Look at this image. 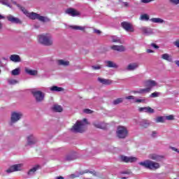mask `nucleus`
Wrapping results in <instances>:
<instances>
[{"instance_id":"obj_1","label":"nucleus","mask_w":179,"mask_h":179,"mask_svg":"<svg viewBox=\"0 0 179 179\" xmlns=\"http://www.w3.org/2000/svg\"><path fill=\"white\" fill-rule=\"evenodd\" d=\"M11 2L14 5H16V6H17V8H19V9H20V10L27 16V17H29V19H31L32 20H36V19H37L38 20H40V22H48V19L47 17L41 16L40 14H37L34 12L29 13L27 10L24 9V7L16 3V1H12Z\"/></svg>"},{"instance_id":"obj_2","label":"nucleus","mask_w":179,"mask_h":179,"mask_svg":"<svg viewBox=\"0 0 179 179\" xmlns=\"http://www.w3.org/2000/svg\"><path fill=\"white\" fill-rule=\"evenodd\" d=\"M87 124V119H83V120H78L76 123L73 126L71 129L72 132L76 134H82L86 131V124Z\"/></svg>"},{"instance_id":"obj_3","label":"nucleus","mask_w":179,"mask_h":179,"mask_svg":"<svg viewBox=\"0 0 179 179\" xmlns=\"http://www.w3.org/2000/svg\"><path fill=\"white\" fill-rule=\"evenodd\" d=\"M38 41L41 44L43 45H52L54 40L52 39V36L50 34H45L38 36Z\"/></svg>"},{"instance_id":"obj_4","label":"nucleus","mask_w":179,"mask_h":179,"mask_svg":"<svg viewBox=\"0 0 179 179\" xmlns=\"http://www.w3.org/2000/svg\"><path fill=\"white\" fill-rule=\"evenodd\" d=\"M138 164L149 170H157V169L160 168V164L159 163L150 160L139 162Z\"/></svg>"},{"instance_id":"obj_5","label":"nucleus","mask_w":179,"mask_h":179,"mask_svg":"<svg viewBox=\"0 0 179 179\" xmlns=\"http://www.w3.org/2000/svg\"><path fill=\"white\" fill-rule=\"evenodd\" d=\"M116 135L120 139H125L128 136V129L124 126H118Z\"/></svg>"},{"instance_id":"obj_6","label":"nucleus","mask_w":179,"mask_h":179,"mask_svg":"<svg viewBox=\"0 0 179 179\" xmlns=\"http://www.w3.org/2000/svg\"><path fill=\"white\" fill-rule=\"evenodd\" d=\"M31 93L37 103H41L43 100H44L45 94L44 93L41 92V91H38L36 90H33Z\"/></svg>"},{"instance_id":"obj_7","label":"nucleus","mask_w":179,"mask_h":179,"mask_svg":"<svg viewBox=\"0 0 179 179\" xmlns=\"http://www.w3.org/2000/svg\"><path fill=\"white\" fill-rule=\"evenodd\" d=\"M22 113L13 112L11 114L10 125H12V124H15V122H17V121L22 118Z\"/></svg>"},{"instance_id":"obj_8","label":"nucleus","mask_w":179,"mask_h":179,"mask_svg":"<svg viewBox=\"0 0 179 179\" xmlns=\"http://www.w3.org/2000/svg\"><path fill=\"white\" fill-rule=\"evenodd\" d=\"M120 160L122 162H124V163H135V162L138 160V158L135 157H127V156L122 155L120 157Z\"/></svg>"},{"instance_id":"obj_9","label":"nucleus","mask_w":179,"mask_h":179,"mask_svg":"<svg viewBox=\"0 0 179 179\" xmlns=\"http://www.w3.org/2000/svg\"><path fill=\"white\" fill-rule=\"evenodd\" d=\"M22 164L13 165L6 170V173H10L15 171H20V170H22Z\"/></svg>"},{"instance_id":"obj_10","label":"nucleus","mask_w":179,"mask_h":179,"mask_svg":"<svg viewBox=\"0 0 179 179\" xmlns=\"http://www.w3.org/2000/svg\"><path fill=\"white\" fill-rule=\"evenodd\" d=\"M144 85L145 87H148V89H150V90H152L153 87L157 86V83L153 80H148L144 81Z\"/></svg>"},{"instance_id":"obj_11","label":"nucleus","mask_w":179,"mask_h":179,"mask_svg":"<svg viewBox=\"0 0 179 179\" xmlns=\"http://www.w3.org/2000/svg\"><path fill=\"white\" fill-rule=\"evenodd\" d=\"M66 13L69 15V16H72L73 17H75L76 16H79L80 13L78 12L76 10H74L73 8H69L66 10Z\"/></svg>"},{"instance_id":"obj_12","label":"nucleus","mask_w":179,"mask_h":179,"mask_svg":"<svg viewBox=\"0 0 179 179\" xmlns=\"http://www.w3.org/2000/svg\"><path fill=\"white\" fill-rule=\"evenodd\" d=\"M121 26L124 30H126V31H134V28H132V26H131V24L129 22H123L121 23Z\"/></svg>"},{"instance_id":"obj_13","label":"nucleus","mask_w":179,"mask_h":179,"mask_svg":"<svg viewBox=\"0 0 179 179\" xmlns=\"http://www.w3.org/2000/svg\"><path fill=\"white\" fill-rule=\"evenodd\" d=\"M149 159L155 160V162H162L164 157L162 155H159L157 154H151L148 156Z\"/></svg>"},{"instance_id":"obj_14","label":"nucleus","mask_w":179,"mask_h":179,"mask_svg":"<svg viewBox=\"0 0 179 179\" xmlns=\"http://www.w3.org/2000/svg\"><path fill=\"white\" fill-rule=\"evenodd\" d=\"M138 111L140 113H148V114H153L155 113V110L149 106L139 108Z\"/></svg>"},{"instance_id":"obj_15","label":"nucleus","mask_w":179,"mask_h":179,"mask_svg":"<svg viewBox=\"0 0 179 179\" xmlns=\"http://www.w3.org/2000/svg\"><path fill=\"white\" fill-rule=\"evenodd\" d=\"M98 82L101 83V85H105L106 86H108V85H111V83H113V80L110 79L101 78L100 77L98 78Z\"/></svg>"},{"instance_id":"obj_16","label":"nucleus","mask_w":179,"mask_h":179,"mask_svg":"<svg viewBox=\"0 0 179 179\" xmlns=\"http://www.w3.org/2000/svg\"><path fill=\"white\" fill-rule=\"evenodd\" d=\"M37 142V140H36V138L33 135H30L27 137V145L29 146H32V145H34Z\"/></svg>"},{"instance_id":"obj_17","label":"nucleus","mask_w":179,"mask_h":179,"mask_svg":"<svg viewBox=\"0 0 179 179\" xmlns=\"http://www.w3.org/2000/svg\"><path fill=\"white\" fill-rule=\"evenodd\" d=\"M8 21L10 22L11 23H15L16 24H18L19 23H21L20 20L17 17H15L12 16L11 15H8L7 17Z\"/></svg>"},{"instance_id":"obj_18","label":"nucleus","mask_w":179,"mask_h":179,"mask_svg":"<svg viewBox=\"0 0 179 179\" xmlns=\"http://www.w3.org/2000/svg\"><path fill=\"white\" fill-rule=\"evenodd\" d=\"M110 48L113 51H118L119 52H124L125 51V48L123 45H112Z\"/></svg>"},{"instance_id":"obj_19","label":"nucleus","mask_w":179,"mask_h":179,"mask_svg":"<svg viewBox=\"0 0 179 179\" xmlns=\"http://www.w3.org/2000/svg\"><path fill=\"white\" fill-rule=\"evenodd\" d=\"M126 100H133L132 103H143L145 99H135L134 96H126Z\"/></svg>"},{"instance_id":"obj_20","label":"nucleus","mask_w":179,"mask_h":179,"mask_svg":"<svg viewBox=\"0 0 179 179\" xmlns=\"http://www.w3.org/2000/svg\"><path fill=\"white\" fill-rule=\"evenodd\" d=\"M57 65L59 66H68L69 65V62L64 59H59L57 61Z\"/></svg>"},{"instance_id":"obj_21","label":"nucleus","mask_w":179,"mask_h":179,"mask_svg":"<svg viewBox=\"0 0 179 179\" xmlns=\"http://www.w3.org/2000/svg\"><path fill=\"white\" fill-rule=\"evenodd\" d=\"M139 66L138 63H131L129 64L127 67V71H135Z\"/></svg>"},{"instance_id":"obj_22","label":"nucleus","mask_w":179,"mask_h":179,"mask_svg":"<svg viewBox=\"0 0 179 179\" xmlns=\"http://www.w3.org/2000/svg\"><path fill=\"white\" fill-rule=\"evenodd\" d=\"M150 21L152 23H158L159 24H163V23H166V21H164V20L159 17L151 18Z\"/></svg>"},{"instance_id":"obj_23","label":"nucleus","mask_w":179,"mask_h":179,"mask_svg":"<svg viewBox=\"0 0 179 179\" xmlns=\"http://www.w3.org/2000/svg\"><path fill=\"white\" fill-rule=\"evenodd\" d=\"M141 31L143 34H145V36H150V34H152V33H153L152 31V29L146 28V27L141 28Z\"/></svg>"},{"instance_id":"obj_24","label":"nucleus","mask_w":179,"mask_h":179,"mask_svg":"<svg viewBox=\"0 0 179 179\" xmlns=\"http://www.w3.org/2000/svg\"><path fill=\"white\" fill-rule=\"evenodd\" d=\"M93 125L95 127V128H99V129H104V128H106V124L100 122H94Z\"/></svg>"},{"instance_id":"obj_25","label":"nucleus","mask_w":179,"mask_h":179,"mask_svg":"<svg viewBox=\"0 0 179 179\" xmlns=\"http://www.w3.org/2000/svg\"><path fill=\"white\" fill-rule=\"evenodd\" d=\"M150 88L148 87L146 88L140 89L139 90L135 91L134 93H138V94H145V93H150Z\"/></svg>"},{"instance_id":"obj_26","label":"nucleus","mask_w":179,"mask_h":179,"mask_svg":"<svg viewBox=\"0 0 179 179\" xmlns=\"http://www.w3.org/2000/svg\"><path fill=\"white\" fill-rule=\"evenodd\" d=\"M10 59L13 61V62H20V57L17 55H10Z\"/></svg>"},{"instance_id":"obj_27","label":"nucleus","mask_w":179,"mask_h":179,"mask_svg":"<svg viewBox=\"0 0 179 179\" xmlns=\"http://www.w3.org/2000/svg\"><path fill=\"white\" fill-rule=\"evenodd\" d=\"M105 64H106V66H108V68H118V65L111 61H106L105 62Z\"/></svg>"},{"instance_id":"obj_28","label":"nucleus","mask_w":179,"mask_h":179,"mask_svg":"<svg viewBox=\"0 0 179 179\" xmlns=\"http://www.w3.org/2000/svg\"><path fill=\"white\" fill-rule=\"evenodd\" d=\"M25 72L26 73H27L28 75H30L31 76H36V75H37V71L30 70L28 68L25 69Z\"/></svg>"},{"instance_id":"obj_29","label":"nucleus","mask_w":179,"mask_h":179,"mask_svg":"<svg viewBox=\"0 0 179 179\" xmlns=\"http://www.w3.org/2000/svg\"><path fill=\"white\" fill-rule=\"evenodd\" d=\"M38 169H40L39 166H36L31 169L28 172V176H34L36 171H37V170H38Z\"/></svg>"},{"instance_id":"obj_30","label":"nucleus","mask_w":179,"mask_h":179,"mask_svg":"<svg viewBox=\"0 0 179 179\" xmlns=\"http://www.w3.org/2000/svg\"><path fill=\"white\" fill-rule=\"evenodd\" d=\"M52 109L53 110V111H55L56 113H62V106L59 105H54Z\"/></svg>"},{"instance_id":"obj_31","label":"nucleus","mask_w":179,"mask_h":179,"mask_svg":"<svg viewBox=\"0 0 179 179\" xmlns=\"http://www.w3.org/2000/svg\"><path fill=\"white\" fill-rule=\"evenodd\" d=\"M162 59H165V61H168L169 62H171L173 61V58H171L169 54L165 53L162 55Z\"/></svg>"},{"instance_id":"obj_32","label":"nucleus","mask_w":179,"mask_h":179,"mask_svg":"<svg viewBox=\"0 0 179 179\" xmlns=\"http://www.w3.org/2000/svg\"><path fill=\"white\" fill-rule=\"evenodd\" d=\"M51 92H62L64 90V88L61 87H57V86H53L50 87Z\"/></svg>"},{"instance_id":"obj_33","label":"nucleus","mask_w":179,"mask_h":179,"mask_svg":"<svg viewBox=\"0 0 179 179\" xmlns=\"http://www.w3.org/2000/svg\"><path fill=\"white\" fill-rule=\"evenodd\" d=\"M122 101H124V98H117L113 101V104L114 106H117L118 104H121Z\"/></svg>"},{"instance_id":"obj_34","label":"nucleus","mask_w":179,"mask_h":179,"mask_svg":"<svg viewBox=\"0 0 179 179\" xmlns=\"http://www.w3.org/2000/svg\"><path fill=\"white\" fill-rule=\"evenodd\" d=\"M159 96H162V92H155L150 95V97L151 99H155L156 97H159Z\"/></svg>"},{"instance_id":"obj_35","label":"nucleus","mask_w":179,"mask_h":179,"mask_svg":"<svg viewBox=\"0 0 179 179\" xmlns=\"http://www.w3.org/2000/svg\"><path fill=\"white\" fill-rule=\"evenodd\" d=\"M20 69H15L11 71V75L13 76H17V75H20Z\"/></svg>"},{"instance_id":"obj_36","label":"nucleus","mask_w":179,"mask_h":179,"mask_svg":"<svg viewBox=\"0 0 179 179\" xmlns=\"http://www.w3.org/2000/svg\"><path fill=\"white\" fill-rule=\"evenodd\" d=\"M73 30H85V27L82 26L74 25L71 27Z\"/></svg>"},{"instance_id":"obj_37","label":"nucleus","mask_w":179,"mask_h":179,"mask_svg":"<svg viewBox=\"0 0 179 179\" xmlns=\"http://www.w3.org/2000/svg\"><path fill=\"white\" fill-rule=\"evenodd\" d=\"M0 3H2V5H6V6H8V8H10V3L9 2V0H0Z\"/></svg>"},{"instance_id":"obj_38","label":"nucleus","mask_w":179,"mask_h":179,"mask_svg":"<svg viewBox=\"0 0 179 179\" xmlns=\"http://www.w3.org/2000/svg\"><path fill=\"white\" fill-rule=\"evenodd\" d=\"M111 40H112L113 43H120V41H121L120 38H118L117 36H111Z\"/></svg>"},{"instance_id":"obj_39","label":"nucleus","mask_w":179,"mask_h":179,"mask_svg":"<svg viewBox=\"0 0 179 179\" xmlns=\"http://www.w3.org/2000/svg\"><path fill=\"white\" fill-rule=\"evenodd\" d=\"M149 125H150V122H149V121L144 120L141 122V127H143L144 128H148Z\"/></svg>"},{"instance_id":"obj_40","label":"nucleus","mask_w":179,"mask_h":179,"mask_svg":"<svg viewBox=\"0 0 179 179\" xmlns=\"http://www.w3.org/2000/svg\"><path fill=\"white\" fill-rule=\"evenodd\" d=\"M141 20H145L148 22L149 20V15L148 14H143L141 16Z\"/></svg>"},{"instance_id":"obj_41","label":"nucleus","mask_w":179,"mask_h":179,"mask_svg":"<svg viewBox=\"0 0 179 179\" xmlns=\"http://www.w3.org/2000/svg\"><path fill=\"white\" fill-rule=\"evenodd\" d=\"M156 122H164V117L160 116L155 119Z\"/></svg>"},{"instance_id":"obj_42","label":"nucleus","mask_w":179,"mask_h":179,"mask_svg":"<svg viewBox=\"0 0 179 179\" xmlns=\"http://www.w3.org/2000/svg\"><path fill=\"white\" fill-rule=\"evenodd\" d=\"M165 120H167L168 121H173L174 120V115H170L165 117Z\"/></svg>"},{"instance_id":"obj_43","label":"nucleus","mask_w":179,"mask_h":179,"mask_svg":"<svg viewBox=\"0 0 179 179\" xmlns=\"http://www.w3.org/2000/svg\"><path fill=\"white\" fill-rule=\"evenodd\" d=\"M8 83H9V85H16V83H17V80L10 79L8 80Z\"/></svg>"},{"instance_id":"obj_44","label":"nucleus","mask_w":179,"mask_h":179,"mask_svg":"<svg viewBox=\"0 0 179 179\" xmlns=\"http://www.w3.org/2000/svg\"><path fill=\"white\" fill-rule=\"evenodd\" d=\"M85 173H87V171L80 172L79 174L78 175L72 174L71 177H73V178L79 177L80 176H83V174H85Z\"/></svg>"},{"instance_id":"obj_45","label":"nucleus","mask_w":179,"mask_h":179,"mask_svg":"<svg viewBox=\"0 0 179 179\" xmlns=\"http://www.w3.org/2000/svg\"><path fill=\"white\" fill-rule=\"evenodd\" d=\"M83 113H85V114H92L93 111L90 109H84Z\"/></svg>"},{"instance_id":"obj_46","label":"nucleus","mask_w":179,"mask_h":179,"mask_svg":"<svg viewBox=\"0 0 179 179\" xmlns=\"http://www.w3.org/2000/svg\"><path fill=\"white\" fill-rule=\"evenodd\" d=\"M151 136H152V138H157V131H152Z\"/></svg>"},{"instance_id":"obj_47","label":"nucleus","mask_w":179,"mask_h":179,"mask_svg":"<svg viewBox=\"0 0 179 179\" xmlns=\"http://www.w3.org/2000/svg\"><path fill=\"white\" fill-rule=\"evenodd\" d=\"M170 2L171 3H173V5H178L179 3V0H170Z\"/></svg>"},{"instance_id":"obj_48","label":"nucleus","mask_w":179,"mask_h":179,"mask_svg":"<svg viewBox=\"0 0 179 179\" xmlns=\"http://www.w3.org/2000/svg\"><path fill=\"white\" fill-rule=\"evenodd\" d=\"M92 68L96 71L97 69H101V66H92Z\"/></svg>"},{"instance_id":"obj_49","label":"nucleus","mask_w":179,"mask_h":179,"mask_svg":"<svg viewBox=\"0 0 179 179\" xmlns=\"http://www.w3.org/2000/svg\"><path fill=\"white\" fill-rule=\"evenodd\" d=\"M152 1L153 0H141V2H142V3H149V2H152Z\"/></svg>"},{"instance_id":"obj_50","label":"nucleus","mask_w":179,"mask_h":179,"mask_svg":"<svg viewBox=\"0 0 179 179\" xmlns=\"http://www.w3.org/2000/svg\"><path fill=\"white\" fill-rule=\"evenodd\" d=\"M170 149H171L172 150H173L174 152H176L177 153H179V150L178 149L174 148V147H170Z\"/></svg>"},{"instance_id":"obj_51","label":"nucleus","mask_w":179,"mask_h":179,"mask_svg":"<svg viewBox=\"0 0 179 179\" xmlns=\"http://www.w3.org/2000/svg\"><path fill=\"white\" fill-rule=\"evenodd\" d=\"M94 33H96V34H101V31L99 29H94Z\"/></svg>"},{"instance_id":"obj_52","label":"nucleus","mask_w":179,"mask_h":179,"mask_svg":"<svg viewBox=\"0 0 179 179\" xmlns=\"http://www.w3.org/2000/svg\"><path fill=\"white\" fill-rule=\"evenodd\" d=\"M151 47H152L153 48H155L156 50H157V48H159V46L157 45H156L155 43H152Z\"/></svg>"},{"instance_id":"obj_53","label":"nucleus","mask_w":179,"mask_h":179,"mask_svg":"<svg viewBox=\"0 0 179 179\" xmlns=\"http://www.w3.org/2000/svg\"><path fill=\"white\" fill-rule=\"evenodd\" d=\"M0 19H5V17L2 15H0ZM2 28V23L0 22V29Z\"/></svg>"},{"instance_id":"obj_54","label":"nucleus","mask_w":179,"mask_h":179,"mask_svg":"<svg viewBox=\"0 0 179 179\" xmlns=\"http://www.w3.org/2000/svg\"><path fill=\"white\" fill-rule=\"evenodd\" d=\"M66 160L71 161V160H73V157H72V156L69 155L66 157Z\"/></svg>"},{"instance_id":"obj_55","label":"nucleus","mask_w":179,"mask_h":179,"mask_svg":"<svg viewBox=\"0 0 179 179\" xmlns=\"http://www.w3.org/2000/svg\"><path fill=\"white\" fill-rule=\"evenodd\" d=\"M147 52H148V54H151V53L155 52V51H153V50H150V49H148V50H147Z\"/></svg>"},{"instance_id":"obj_56","label":"nucleus","mask_w":179,"mask_h":179,"mask_svg":"<svg viewBox=\"0 0 179 179\" xmlns=\"http://www.w3.org/2000/svg\"><path fill=\"white\" fill-rule=\"evenodd\" d=\"M175 45H176V47H178V48H179V41H177L175 43Z\"/></svg>"},{"instance_id":"obj_57","label":"nucleus","mask_w":179,"mask_h":179,"mask_svg":"<svg viewBox=\"0 0 179 179\" xmlns=\"http://www.w3.org/2000/svg\"><path fill=\"white\" fill-rule=\"evenodd\" d=\"M56 179H64V177L62 176H58L56 178Z\"/></svg>"},{"instance_id":"obj_58","label":"nucleus","mask_w":179,"mask_h":179,"mask_svg":"<svg viewBox=\"0 0 179 179\" xmlns=\"http://www.w3.org/2000/svg\"><path fill=\"white\" fill-rule=\"evenodd\" d=\"M122 173V174H129V172H127V171H123Z\"/></svg>"},{"instance_id":"obj_59","label":"nucleus","mask_w":179,"mask_h":179,"mask_svg":"<svg viewBox=\"0 0 179 179\" xmlns=\"http://www.w3.org/2000/svg\"><path fill=\"white\" fill-rule=\"evenodd\" d=\"M176 64L178 65V66H179V60L176 61Z\"/></svg>"},{"instance_id":"obj_60","label":"nucleus","mask_w":179,"mask_h":179,"mask_svg":"<svg viewBox=\"0 0 179 179\" xmlns=\"http://www.w3.org/2000/svg\"><path fill=\"white\" fill-rule=\"evenodd\" d=\"M122 179H127V178L126 177H122Z\"/></svg>"},{"instance_id":"obj_61","label":"nucleus","mask_w":179,"mask_h":179,"mask_svg":"<svg viewBox=\"0 0 179 179\" xmlns=\"http://www.w3.org/2000/svg\"><path fill=\"white\" fill-rule=\"evenodd\" d=\"M128 3H125V5H127Z\"/></svg>"},{"instance_id":"obj_62","label":"nucleus","mask_w":179,"mask_h":179,"mask_svg":"<svg viewBox=\"0 0 179 179\" xmlns=\"http://www.w3.org/2000/svg\"><path fill=\"white\" fill-rule=\"evenodd\" d=\"M92 1H95V0H92Z\"/></svg>"}]
</instances>
